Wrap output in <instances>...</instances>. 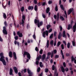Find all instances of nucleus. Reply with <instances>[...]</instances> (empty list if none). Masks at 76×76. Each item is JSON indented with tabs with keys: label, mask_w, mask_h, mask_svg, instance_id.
<instances>
[{
	"label": "nucleus",
	"mask_w": 76,
	"mask_h": 76,
	"mask_svg": "<svg viewBox=\"0 0 76 76\" xmlns=\"http://www.w3.org/2000/svg\"><path fill=\"white\" fill-rule=\"evenodd\" d=\"M3 54H4L3 53H0V57H1L0 61H2L4 66H6V62L5 60L4 59V57L3 56Z\"/></svg>",
	"instance_id": "obj_1"
},
{
	"label": "nucleus",
	"mask_w": 76,
	"mask_h": 76,
	"mask_svg": "<svg viewBox=\"0 0 76 76\" xmlns=\"http://www.w3.org/2000/svg\"><path fill=\"white\" fill-rule=\"evenodd\" d=\"M25 55H27V57L28 58V59H31V55H30V54L28 52H24V57H25Z\"/></svg>",
	"instance_id": "obj_2"
},
{
	"label": "nucleus",
	"mask_w": 76,
	"mask_h": 76,
	"mask_svg": "<svg viewBox=\"0 0 76 76\" xmlns=\"http://www.w3.org/2000/svg\"><path fill=\"white\" fill-rule=\"evenodd\" d=\"M22 18V22L21 23L20 25L22 24V26H24V23H25L24 20H25V16L24 15H23Z\"/></svg>",
	"instance_id": "obj_3"
},
{
	"label": "nucleus",
	"mask_w": 76,
	"mask_h": 76,
	"mask_svg": "<svg viewBox=\"0 0 76 76\" xmlns=\"http://www.w3.org/2000/svg\"><path fill=\"white\" fill-rule=\"evenodd\" d=\"M54 17L55 19H56V18H57L56 20L58 21L59 19V13H58L57 16L56 15H54Z\"/></svg>",
	"instance_id": "obj_4"
},
{
	"label": "nucleus",
	"mask_w": 76,
	"mask_h": 76,
	"mask_svg": "<svg viewBox=\"0 0 76 76\" xmlns=\"http://www.w3.org/2000/svg\"><path fill=\"white\" fill-rule=\"evenodd\" d=\"M3 34H4L5 35H7V32L6 30V27L5 26L3 27Z\"/></svg>",
	"instance_id": "obj_5"
},
{
	"label": "nucleus",
	"mask_w": 76,
	"mask_h": 76,
	"mask_svg": "<svg viewBox=\"0 0 76 76\" xmlns=\"http://www.w3.org/2000/svg\"><path fill=\"white\" fill-rule=\"evenodd\" d=\"M42 24H43V22L41 21L39 23L38 22L37 23V27L38 28H39L41 26H42Z\"/></svg>",
	"instance_id": "obj_6"
},
{
	"label": "nucleus",
	"mask_w": 76,
	"mask_h": 76,
	"mask_svg": "<svg viewBox=\"0 0 76 76\" xmlns=\"http://www.w3.org/2000/svg\"><path fill=\"white\" fill-rule=\"evenodd\" d=\"M73 10V8H70L69 10L68 11V15H70L72 13V11Z\"/></svg>",
	"instance_id": "obj_7"
},
{
	"label": "nucleus",
	"mask_w": 76,
	"mask_h": 76,
	"mask_svg": "<svg viewBox=\"0 0 76 76\" xmlns=\"http://www.w3.org/2000/svg\"><path fill=\"white\" fill-rule=\"evenodd\" d=\"M62 36L64 38H66L67 36L66 35V32L65 31H64L62 33Z\"/></svg>",
	"instance_id": "obj_8"
},
{
	"label": "nucleus",
	"mask_w": 76,
	"mask_h": 76,
	"mask_svg": "<svg viewBox=\"0 0 76 76\" xmlns=\"http://www.w3.org/2000/svg\"><path fill=\"white\" fill-rule=\"evenodd\" d=\"M76 23H75V25L73 26V31L74 32H75L76 31Z\"/></svg>",
	"instance_id": "obj_9"
},
{
	"label": "nucleus",
	"mask_w": 76,
	"mask_h": 76,
	"mask_svg": "<svg viewBox=\"0 0 76 76\" xmlns=\"http://www.w3.org/2000/svg\"><path fill=\"white\" fill-rule=\"evenodd\" d=\"M27 71H28V74H29V75H28V76H31L32 72H31L29 69H27Z\"/></svg>",
	"instance_id": "obj_10"
},
{
	"label": "nucleus",
	"mask_w": 76,
	"mask_h": 76,
	"mask_svg": "<svg viewBox=\"0 0 76 76\" xmlns=\"http://www.w3.org/2000/svg\"><path fill=\"white\" fill-rule=\"evenodd\" d=\"M14 70L15 73L17 74L18 73V69H17V68L15 66L14 67Z\"/></svg>",
	"instance_id": "obj_11"
},
{
	"label": "nucleus",
	"mask_w": 76,
	"mask_h": 76,
	"mask_svg": "<svg viewBox=\"0 0 76 76\" xmlns=\"http://www.w3.org/2000/svg\"><path fill=\"white\" fill-rule=\"evenodd\" d=\"M17 34L18 35L19 37H22V34L21 33H20V32L18 31L17 32Z\"/></svg>",
	"instance_id": "obj_12"
},
{
	"label": "nucleus",
	"mask_w": 76,
	"mask_h": 76,
	"mask_svg": "<svg viewBox=\"0 0 76 76\" xmlns=\"http://www.w3.org/2000/svg\"><path fill=\"white\" fill-rule=\"evenodd\" d=\"M10 75H12L13 74V70L11 68L10 69Z\"/></svg>",
	"instance_id": "obj_13"
},
{
	"label": "nucleus",
	"mask_w": 76,
	"mask_h": 76,
	"mask_svg": "<svg viewBox=\"0 0 76 76\" xmlns=\"http://www.w3.org/2000/svg\"><path fill=\"white\" fill-rule=\"evenodd\" d=\"M61 54L62 56V57L63 59H64V55L63 54V50H61Z\"/></svg>",
	"instance_id": "obj_14"
},
{
	"label": "nucleus",
	"mask_w": 76,
	"mask_h": 76,
	"mask_svg": "<svg viewBox=\"0 0 76 76\" xmlns=\"http://www.w3.org/2000/svg\"><path fill=\"white\" fill-rule=\"evenodd\" d=\"M72 61H74V63L75 64H76V60L75 59V58H74L73 56L71 58Z\"/></svg>",
	"instance_id": "obj_15"
},
{
	"label": "nucleus",
	"mask_w": 76,
	"mask_h": 76,
	"mask_svg": "<svg viewBox=\"0 0 76 76\" xmlns=\"http://www.w3.org/2000/svg\"><path fill=\"white\" fill-rule=\"evenodd\" d=\"M13 54L14 58H15L16 60V59H17V58L16 57V53L14 52H13Z\"/></svg>",
	"instance_id": "obj_16"
},
{
	"label": "nucleus",
	"mask_w": 76,
	"mask_h": 76,
	"mask_svg": "<svg viewBox=\"0 0 76 76\" xmlns=\"http://www.w3.org/2000/svg\"><path fill=\"white\" fill-rule=\"evenodd\" d=\"M9 57L12 58V52L11 51L10 52H9Z\"/></svg>",
	"instance_id": "obj_17"
},
{
	"label": "nucleus",
	"mask_w": 76,
	"mask_h": 76,
	"mask_svg": "<svg viewBox=\"0 0 76 76\" xmlns=\"http://www.w3.org/2000/svg\"><path fill=\"white\" fill-rule=\"evenodd\" d=\"M40 58H41V56L40 55L38 57H37V60L38 61L39 60Z\"/></svg>",
	"instance_id": "obj_18"
},
{
	"label": "nucleus",
	"mask_w": 76,
	"mask_h": 76,
	"mask_svg": "<svg viewBox=\"0 0 76 76\" xmlns=\"http://www.w3.org/2000/svg\"><path fill=\"white\" fill-rule=\"evenodd\" d=\"M34 9V7L32 6H29L28 7V10H32Z\"/></svg>",
	"instance_id": "obj_19"
},
{
	"label": "nucleus",
	"mask_w": 76,
	"mask_h": 76,
	"mask_svg": "<svg viewBox=\"0 0 76 76\" xmlns=\"http://www.w3.org/2000/svg\"><path fill=\"white\" fill-rule=\"evenodd\" d=\"M70 28H72V25H69L67 29L68 30H70Z\"/></svg>",
	"instance_id": "obj_20"
},
{
	"label": "nucleus",
	"mask_w": 76,
	"mask_h": 76,
	"mask_svg": "<svg viewBox=\"0 0 76 76\" xmlns=\"http://www.w3.org/2000/svg\"><path fill=\"white\" fill-rule=\"evenodd\" d=\"M61 69L62 72H64L65 71V70L64 69V67H63V66H61Z\"/></svg>",
	"instance_id": "obj_21"
},
{
	"label": "nucleus",
	"mask_w": 76,
	"mask_h": 76,
	"mask_svg": "<svg viewBox=\"0 0 76 76\" xmlns=\"http://www.w3.org/2000/svg\"><path fill=\"white\" fill-rule=\"evenodd\" d=\"M46 46L47 48H48V46H49V41L48 40H47V43H46Z\"/></svg>",
	"instance_id": "obj_22"
},
{
	"label": "nucleus",
	"mask_w": 76,
	"mask_h": 76,
	"mask_svg": "<svg viewBox=\"0 0 76 76\" xmlns=\"http://www.w3.org/2000/svg\"><path fill=\"white\" fill-rule=\"evenodd\" d=\"M50 11V8L49 7H48L46 9V13H48L49 11Z\"/></svg>",
	"instance_id": "obj_23"
},
{
	"label": "nucleus",
	"mask_w": 76,
	"mask_h": 76,
	"mask_svg": "<svg viewBox=\"0 0 76 76\" xmlns=\"http://www.w3.org/2000/svg\"><path fill=\"white\" fill-rule=\"evenodd\" d=\"M61 36V33L60 32L58 37V39H60Z\"/></svg>",
	"instance_id": "obj_24"
},
{
	"label": "nucleus",
	"mask_w": 76,
	"mask_h": 76,
	"mask_svg": "<svg viewBox=\"0 0 76 76\" xmlns=\"http://www.w3.org/2000/svg\"><path fill=\"white\" fill-rule=\"evenodd\" d=\"M70 43L69 42H68L67 45V47L68 48H70Z\"/></svg>",
	"instance_id": "obj_25"
},
{
	"label": "nucleus",
	"mask_w": 76,
	"mask_h": 76,
	"mask_svg": "<svg viewBox=\"0 0 76 76\" xmlns=\"http://www.w3.org/2000/svg\"><path fill=\"white\" fill-rule=\"evenodd\" d=\"M46 55L45 54H44L42 57V60H44L45 59V58Z\"/></svg>",
	"instance_id": "obj_26"
},
{
	"label": "nucleus",
	"mask_w": 76,
	"mask_h": 76,
	"mask_svg": "<svg viewBox=\"0 0 76 76\" xmlns=\"http://www.w3.org/2000/svg\"><path fill=\"white\" fill-rule=\"evenodd\" d=\"M34 9L35 11H37L38 10V7L37 5H35L34 7Z\"/></svg>",
	"instance_id": "obj_27"
},
{
	"label": "nucleus",
	"mask_w": 76,
	"mask_h": 76,
	"mask_svg": "<svg viewBox=\"0 0 76 76\" xmlns=\"http://www.w3.org/2000/svg\"><path fill=\"white\" fill-rule=\"evenodd\" d=\"M37 23L38 22H39V20H37L35 19L34 20L35 23H37Z\"/></svg>",
	"instance_id": "obj_28"
},
{
	"label": "nucleus",
	"mask_w": 76,
	"mask_h": 76,
	"mask_svg": "<svg viewBox=\"0 0 76 76\" xmlns=\"http://www.w3.org/2000/svg\"><path fill=\"white\" fill-rule=\"evenodd\" d=\"M42 62H40L39 63V65L41 67H43V65L42 64Z\"/></svg>",
	"instance_id": "obj_29"
},
{
	"label": "nucleus",
	"mask_w": 76,
	"mask_h": 76,
	"mask_svg": "<svg viewBox=\"0 0 76 76\" xmlns=\"http://www.w3.org/2000/svg\"><path fill=\"white\" fill-rule=\"evenodd\" d=\"M72 45L73 46H75V41L74 40V41H72Z\"/></svg>",
	"instance_id": "obj_30"
},
{
	"label": "nucleus",
	"mask_w": 76,
	"mask_h": 76,
	"mask_svg": "<svg viewBox=\"0 0 76 76\" xmlns=\"http://www.w3.org/2000/svg\"><path fill=\"white\" fill-rule=\"evenodd\" d=\"M56 73H57V71H55V72H54V73H55V75H54V76H56H56H58V73H57L56 74Z\"/></svg>",
	"instance_id": "obj_31"
},
{
	"label": "nucleus",
	"mask_w": 76,
	"mask_h": 76,
	"mask_svg": "<svg viewBox=\"0 0 76 76\" xmlns=\"http://www.w3.org/2000/svg\"><path fill=\"white\" fill-rule=\"evenodd\" d=\"M47 36H48V31L47 30L45 31V34Z\"/></svg>",
	"instance_id": "obj_32"
},
{
	"label": "nucleus",
	"mask_w": 76,
	"mask_h": 76,
	"mask_svg": "<svg viewBox=\"0 0 76 76\" xmlns=\"http://www.w3.org/2000/svg\"><path fill=\"white\" fill-rule=\"evenodd\" d=\"M21 12H23L24 11V7H22L21 8Z\"/></svg>",
	"instance_id": "obj_33"
},
{
	"label": "nucleus",
	"mask_w": 76,
	"mask_h": 76,
	"mask_svg": "<svg viewBox=\"0 0 76 76\" xmlns=\"http://www.w3.org/2000/svg\"><path fill=\"white\" fill-rule=\"evenodd\" d=\"M60 7L63 10H64V7H63V5H60Z\"/></svg>",
	"instance_id": "obj_34"
},
{
	"label": "nucleus",
	"mask_w": 76,
	"mask_h": 76,
	"mask_svg": "<svg viewBox=\"0 0 76 76\" xmlns=\"http://www.w3.org/2000/svg\"><path fill=\"white\" fill-rule=\"evenodd\" d=\"M50 27H51V26H50V25H48L47 26V29H48L49 28H50Z\"/></svg>",
	"instance_id": "obj_35"
},
{
	"label": "nucleus",
	"mask_w": 76,
	"mask_h": 76,
	"mask_svg": "<svg viewBox=\"0 0 76 76\" xmlns=\"http://www.w3.org/2000/svg\"><path fill=\"white\" fill-rule=\"evenodd\" d=\"M43 37L44 38H45V31L43 32Z\"/></svg>",
	"instance_id": "obj_36"
},
{
	"label": "nucleus",
	"mask_w": 76,
	"mask_h": 76,
	"mask_svg": "<svg viewBox=\"0 0 76 76\" xmlns=\"http://www.w3.org/2000/svg\"><path fill=\"white\" fill-rule=\"evenodd\" d=\"M61 44V42H60L59 41L57 43V46L58 47H59V45H60V44Z\"/></svg>",
	"instance_id": "obj_37"
},
{
	"label": "nucleus",
	"mask_w": 76,
	"mask_h": 76,
	"mask_svg": "<svg viewBox=\"0 0 76 76\" xmlns=\"http://www.w3.org/2000/svg\"><path fill=\"white\" fill-rule=\"evenodd\" d=\"M52 69L53 70H54L55 69V66L54 65H53L52 66Z\"/></svg>",
	"instance_id": "obj_38"
},
{
	"label": "nucleus",
	"mask_w": 76,
	"mask_h": 76,
	"mask_svg": "<svg viewBox=\"0 0 76 76\" xmlns=\"http://www.w3.org/2000/svg\"><path fill=\"white\" fill-rule=\"evenodd\" d=\"M60 18L61 19V20H64V18L62 16H61Z\"/></svg>",
	"instance_id": "obj_39"
},
{
	"label": "nucleus",
	"mask_w": 76,
	"mask_h": 76,
	"mask_svg": "<svg viewBox=\"0 0 76 76\" xmlns=\"http://www.w3.org/2000/svg\"><path fill=\"white\" fill-rule=\"evenodd\" d=\"M53 34H51L50 36V38H53Z\"/></svg>",
	"instance_id": "obj_40"
},
{
	"label": "nucleus",
	"mask_w": 76,
	"mask_h": 76,
	"mask_svg": "<svg viewBox=\"0 0 76 76\" xmlns=\"http://www.w3.org/2000/svg\"><path fill=\"white\" fill-rule=\"evenodd\" d=\"M43 51V50H42V49L39 52L40 54H42Z\"/></svg>",
	"instance_id": "obj_41"
},
{
	"label": "nucleus",
	"mask_w": 76,
	"mask_h": 76,
	"mask_svg": "<svg viewBox=\"0 0 76 76\" xmlns=\"http://www.w3.org/2000/svg\"><path fill=\"white\" fill-rule=\"evenodd\" d=\"M55 10L56 12H57V11H58V7H57V6H56V7Z\"/></svg>",
	"instance_id": "obj_42"
},
{
	"label": "nucleus",
	"mask_w": 76,
	"mask_h": 76,
	"mask_svg": "<svg viewBox=\"0 0 76 76\" xmlns=\"http://www.w3.org/2000/svg\"><path fill=\"white\" fill-rule=\"evenodd\" d=\"M53 42H54V41H53V40H51L50 42V44H51V45H53Z\"/></svg>",
	"instance_id": "obj_43"
},
{
	"label": "nucleus",
	"mask_w": 76,
	"mask_h": 76,
	"mask_svg": "<svg viewBox=\"0 0 76 76\" xmlns=\"http://www.w3.org/2000/svg\"><path fill=\"white\" fill-rule=\"evenodd\" d=\"M61 48L62 50H64V45H63L62 44L61 45Z\"/></svg>",
	"instance_id": "obj_44"
},
{
	"label": "nucleus",
	"mask_w": 76,
	"mask_h": 76,
	"mask_svg": "<svg viewBox=\"0 0 76 76\" xmlns=\"http://www.w3.org/2000/svg\"><path fill=\"white\" fill-rule=\"evenodd\" d=\"M64 14L66 15V18H67V13H66V11H64Z\"/></svg>",
	"instance_id": "obj_45"
},
{
	"label": "nucleus",
	"mask_w": 76,
	"mask_h": 76,
	"mask_svg": "<svg viewBox=\"0 0 76 76\" xmlns=\"http://www.w3.org/2000/svg\"><path fill=\"white\" fill-rule=\"evenodd\" d=\"M3 17L5 18V19H6V15L5 13H4L3 14Z\"/></svg>",
	"instance_id": "obj_46"
},
{
	"label": "nucleus",
	"mask_w": 76,
	"mask_h": 76,
	"mask_svg": "<svg viewBox=\"0 0 76 76\" xmlns=\"http://www.w3.org/2000/svg\"><path fill=\"white\" fill-rule=\"evenodd\" d=\"M45 72H46V73H47V72H48V69H45Z\"/></svg>",
	"instance_id": "obj_47"
},
{
	"label": "nucleus",
	"mask_w": 76,
	"mask_h": 76,
	"mask_svg": "<svg viewBox=\"0 0 76 76\" xmlns=\"http://www.w3.org/2000/svg\"><path fill=\"white\" fill-rule=\"evenodd\" d=\"M40 67H39L38 69L37 70V72H39V71H40Z\"/></svg>",
	"instance_id": "obj_48"
},
{
	"label": "nucleus",
	"mask_w": 76,
	"mask_h": 76,
	"mask_svg": "<svg viewBox=\"0 0 76 76\" xmlns=\"http://www.w3.org/2000/svg\"><path fill=\"white\" fill-rule=\"evenodd\" d=\"M15 38L16 40H17L18 39V36L15 37Z\"/></svg>",
	"instance_id": "obj_49"
},
{
	"label": "nucleus",
	"mask_w": 76,
	"mask_h": 76,
	"mask_svg": "<svg viewBox=\"0 0 76 76\" xmlns=\"http://www.w3.org/2000/svg\"><path fill=\"white\" fill-rule=\"evenodd\" d=\"M63 66L64 67H66V63L65 62H64L63 63Z\"/></svg>",
	"instance_id": "obj_50"
},
{
	"label": "nucleus",
	"mask_w": 76,
	"mask_h": 76,
	"mask_svg": "<svg viewBox=\"0 0 76 76\" xmlns=\"http://www.w3.org/2000/svg\"><path fill=\"white\" fill-rule=\"evenodd\" d=\"M58 57L59 56H58V55H56L55 56V58H58Z\"/></svg>",
	"instance_id": "obj_51"
},
{
	"label": "nucleus",
	"mask_w": 76,
	"mask_h": 76,
	"mask_svg": "<svg viewBox=\"0 0 76 76\" xmlns=\"http://www.w3.org/2000/svg\"><path fill=\"white\" fill-rule=\"evenodd\" d=\"M53 52H54V54H56V53H57V50L56 49H55L53 50Z\"/></svg>",
	"instance_id": "obj_52"
},
{
	"label": "nucleus",
	"mask_w": 76,
	"mask_h": 76,
	"mask_svg": "<svg viewBox=\"0 0 76 76\" xmlns=\"http://www.w3.org/2000/svg\"><path fill=\"white\" fill-rule=\"evenodd\" d=\"M35 50L36 51H38V48L37 47H36Z\"/></svg>",
	"instance_id": "obj_53"
},
{
	"label": "nucleus",
	"mask_w": 76,
	"mask_h": 76,
	"mask_svg": "<svg viewBox=\"0 0 76 76\" xmlns=\"http://www.w3.org/2000/svg\"><path fill=\"white\" fill-rule=\"evenodd\" d=\"M52 31V29L51 28L49 30V33H50V32H51Z\"/></svg>",
	"instance_id": "obj_54"
},
{
	"label": "nucleus",
	"mask_w": 76,
	"mask_h": 76,
	"mask_svg": "<svg viewBox=\"0 0 76 76\" xmlns=\"http://www.w3.org/2000/svg\"><path fill=\"white\" fill-rule=\"evenodd\" d=\"M59 27L60 28V31H62V30L63 29V28H62V27H61V26H60Z\"/></svg>",
	"instance_id": "obj_55"
},
{
	"label": "nucleus",
	"mask_w": 76,
	"mask_h": 76,
	"mask_svg": "<svg viewBox=\"0 0 76 76\" xmlns=\"http://www.w3.org/2000/svg\"><path fill=\"white\" fill-rule=\"evenodd\" d=\"M53 57V52H52V54L51 55V58H52Z\"/></svg>",
	"instance_id": "obj_56"
},
{
	"label": "nucleus",
	"mask_w": 76,
	"mask_h": 76,
	"mask_svg": "<svg viewBox=\"0 0 76 76\" xmlns=\"http://www.w3.org/2000/svg\"><path fill=\"white\" fill-rule=\"evenodd\" d=\"M34 3L35 4H37V1L36 0H34Z\"/></svg>",
	"instance_id": "obj_57"
},
{
	"label": "nucleus",
	"mask_w": 76,
	"mask_h": 76,
	"mask_svg": "<svg viewBox=\"0 0 76 76\" xmlns=\"http://www.w3.org/2000/svg\"><path fill=\"white\" fill-rule=\"evenodd\" d=\"M51 53L48 52V56H50V55H51Z\"/></svg>",
	"instance_id": "obj_58"
},
{
	"label": "nucleus",
	"mask_w": 76,
	"mask_h": 76,
	"mask_svg": "<svg viewBox=\"0 0 76 76\" xmlns=\"http://www.w3.org/2000/svg\"><path fill=\"white\" fill-rule=\"evenodd\" d=\"M54 46H56V40L54 43Z\"/></svg>",
	"instance_id": "obj_59"
},
{
	"label": "nucleus",
	"mask_w": 76,
	"mask_h": 76,
	"mask_svg": "<svg viewBox=\"0 0 76 76\" xmlns=\"http://www.w3.org/2000/svg\"><path fill=\"white\" fill-rule=\"evenodd\" d=\"M56 34H57V32H56V31H55L54 32V36L55 37H56Z\"/></svg>",
	"instance_id": "obj_60"
},
{
	"label": "nucleus",
	"mask_w": 76,
	"mask_h": 76,
	"mask_svg": "<svg viewBox=\"0 0 76 76\" xmlns=\"http://www.w3.org/2000/svg\"><path fill=\"white\" fill-rule=\"evenodd\" d=\"M33 38H34V39H35V38H36L35 34H34L33 36Z\"/></svg>",
	"instance_id": "obj_61"
},
{
	"label": "nucleus",
	"mask_w": 76,
	"mask_h": 76,
	"mask_svg": "<svg viewBox=\"0 0 76 76\" xmlns=\"http://www.w3.org/2000/svg\"><path fill=\"white\" fill-rule=\"evenodd\" d=\"M10 1H9L8 2V5L9 6H10Z\"/></svg>",
	"instance_id": "obj_62"
},
{
	"label": "nucleus",
	"mask_w": 76,
	"mask_h": 76,
	"mask_svg": "<svg viewBox=\"0 0 76 76\" xmlns=\"http://www.w3.org/2000/svg\"><path fill=\"white\" fill-rule=\"evenodd\" d=\"M0 41H1V42H2V41H3V39H2L1 38V37H0Z\"/></svg>",
	"instance_id": "obj_63"
},
{
	"label": "nucleus",
	"mask_w": 76,
	"mask_h": 76,
	"mask_svg": "<svg viewBox=\"0 0 76 76\" xmlns=\"http://www.w3.org/2000/svg\"><path fill=\"white\" fill-rule=\"evenodd\" d=\"M48 3L50 4H51V3H52V1H48Z\"/></svg>",
	"instance_id": "obj_64"
}]
</instances>
